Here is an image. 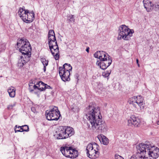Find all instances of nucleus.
<instances>
[{"instance_id":"obj_9","label":"nucleus","mask_w":159,"mask_h":159,"mask_svg":"<svg viewBox=\"0 0 159 159\" xmlns=\"http://www.w3.org/2000/svg\"><path fill=\"white\" fill-rule=\"evenodd\" d=\"M86 114L90 113V114L94 115L96 117L98 116V115H101L99 107L94 105H89L86 108Z\"/></svg>"},{"instance_id":"obj_19","label":"nucleus","mask_w":159,"mask_h":159,"mask_svg":"<svg viewBox=\"0 0 159 159\" xmlns=\"http://www.w3.org/2000/svg\"><path fill=\"white\" fill-rule=\"evenodd\" d=\"M72 67L71 65L68 63H65L63 65V67H59V70H61L66 71H69L70 72L72 70Z\"/></svg>"},{"instance_id":"obj_5","label":"nucleus","mask_w":159,"mask_h":159,"mask_svg":"<svg viewBox=\"0 0 159 159\" xmlns=\"http://www.w3.org/2000/svg\"><path fill=\"white\" fill-rule=\"evenodd\" d=\"M99 145L95 142H92L88 144L86 148L87 156L89 158L94 159L99 157Z\"/></svg>"},{"instance_id":"obj_17","label":"nucleus","mask_w":159,"mask_h":159,"mask_svg":"<svg viewBox=\"0 0 159 159\" xmlns=\"http://www.w3.org/2000/svg\"><path fill=\"white\" fill-rule=\"evenodd\" d=\"M101 143L105 145H107L109 143V139L105 136L102 134L99 135L97 136Z\"/></svg>"},{"instance_id":"obj_43","label":"nucleus","mask_w":159,"mask_h":159,"mask_svg":"<svg viewBox=\"0 0 159 159\" xmlns=\"http://www.w3.org/2000/svg\"><path fill=\"white\" fill-rule=\"evenodd\" d=\"M157 123L158 125H159V120L157 121Z\"/></svg>"},{"instance_id":"obj_38","label":"nucleus","mask_w":159,"mask_h":159,"mask_svg":"<svg viewBox=\"0 0 159 159\" xmlns=\"http://www.w3.org/2000/svg\"><path fill=\"white\" fill-rule=\"evenodd\" d=\"M35 81L34 80H30V82L29 84H35Z\"/></svg>"},{"instance_id":"obj_7","label":"nucleus","mask_w":159,"mask_h":159,"mask_svg":"<svg viewBox=\"0 0 159 159\" xmlns=\"http://www.w3.org/2000/svg\"><path fill=\"white\" fill-rule=\"evenodd\" d=\"M45 115L47 119L49 120H57L61 116L57 107L55 106L51 108L49 111L47 110Z\"/></svg>"},{"instance_id":"obj_11","label":"nucleus","mask_w":159,"mask_h":159,"mask_svg":"<svg viewBox=\"0 0 159 159\" xmlns=\"http://www.w3.org/2000/svg\"><path fill=\"white\" fill-rule=\"evenodd\" d=\"M60 76L62 80L64 81H69L70 80V72L69 71H66L61 70H59Z\"/></svg>"},{"instance_id":"obj_27","label":"nucleus","mask_w":159,"mask_h":159,"mask_svg":"<svg viewBox=\"0 0 159 159\" xmlns=\"http://www.w3.org/2000/svg\"><path fill=\"white\" fill-rule=\"evenodd\" d=\"M102 51H97L94 54V57L96 58H98L100 59L102 56Z\"/></svg>"},{"instance_id":"obj_33","label":"nucleus","mask_w":159,"mask_h":159,"mask_svg":"<svg viewBox=\"0 0 159 159\" xmlns=\"http://www.w3.org/2000/svg\"><path fill=\"white\" fill-rule=\"evenodd\" d=\"M41 84V83H40V81H39L38 84V83L36 84V85H39V86L38 87V89H39V90H40L41 91H42V90H41L42 88L40 89V88H43V85H42V84Z\"/></svg>"},{"instance_id":"obj_29","label":"nucleus","mask_w":159,"mask_h":159,"mask_svg":"<svg viewBox=\"0 0 159 159\" xmlns=\"http://www.w3.org/2000/svg\"><path fill=\"white\" fill-rule=\"evenodd\" d=\"M6 49V44L3 43L0 45V53L4 51Z\"/></svg>"},{"instance_id":"obj_34","label":"nucleus","mask_w":159,"mask_h":159,"mask_svg":"<svg viewBox=\"0 0 159 159\" xmlns=\"http://www.w3.org/2000/svg\"><path fill=\"white\" fill-rule=\"evenodd\" d=\"M69 17L70 18V21L74 22L75 19L74 18V16H73V15H72L71 16H69Z\"/></svg>"},{"instance_id":"obj_30","label":"nucleus","mask_w":159,"mask_h":159,"mask_svg":"<svg viewBox=\"0 0 159 159\" xmlns=\"http://www.w3.org/2000/svg\"><path fill=\"white\" fill-rule=\"evenodd\" d=\"M16 104V102H15L13 104H10L7 107V109L9 110L12 109L15 106Z\"/></svg>"},{"instance_id":"obj_16","label":"nucleus","mask_w":159,"mask_h":159,"mask_svg":"<svg viewBox=\"0 0 159 159\" xmlns=\"http://www.w3.org/2000/svg\"><path fill=\"white\" fill-rule=\"evenodd\" d=\"M29 10H26L24 7H20L18 11V13L19 16L23 21L25 19V16L27 13L28 12Z\"/></svg>"},{"instance_id":"obj_44","label":"nucleus","mask_w":159,"mask_h":159,"mask_svg":"<svg viewBox=\"0 0 159 159\" xmlns=\"http://www.w3.org/2000/svg\"><path fill=\"white\" fill-rule=\"evenodd\" d=\"M137 64H138V66L139 67L140 66L139 64V63Z\"/></svg>"},{"instance_id":"obj_6","label":"nucleus","mask_w":159,"mask_h":159,"mask_svg":"<svg viewBox=\"0 0 159 159\" xmlns=\"http://www.w3.org/2000/svg\"><path fill=\"white\" fill-rule=\"evenodd\" d=\"M60 151L66 157L71 158L76 157L78 155V152L75 149L68 145H63L60 148Z\"/></svg>"},{"instance_id":"obj_2","label":"nucleus","mask_w":159,"mask_h":159,"mask_svg":"<svg viewBox=\"0 0 159 159\" xmlns=\"http://www.w3.org/2000/svg\"><path fill=\"white\" fill-rule=\"evenodd\" d=\"M48 35L49 49L55 59L58 60L59 57V48L53 30H49Z\"/></svg>"},{"instance_id":"obj_23","label":"nucleus","mask_w":159,"mask_h":159,"mask_svg":"<svg viewBox=\"0 0 159 159\" xmlns=\"http://www.w3.org/2000/svg\"><path fill=\"white\" fill-rule=\"evenodd\" d=\"M102 54L101 58H100V61H103L107 58L111 57L105 52L102 51Z\"/></svg>"},{"instance_id":"obj_20","label":"nucleus","mask_w":159,"mask_h":159,"mask_svg":"<svg viewBox=\"0 0 159 159\" xmlns=\"http://www.w3.org/2000/svg\"><path fill=\"white\" fill-rule=\"evenodd\" d=\"M7 92L9 96L11 98H14L16 94V89L12 86L9 87L7 89Z\"/></svg>"},{"instance_id":"obj_39","label":"nucleus","mask_w":159,"mask_h":159,"mask_svg":"<svg viewBox=\"0 0 159 159\" xmlns=\"http://www.w3.org/2000/svg\"><path fill=\"white\" fill-rule=\"evenodd\" d=\"M44 66V67H43V71L44 72H45L46 70V66Z\"/></svg>"},{"instance_id":"obj_12","label":"nucleus","mask_w":159,"mask_h":159,"mask_svg":"<svg viewBox=\"0 0 159 159\" xmlns=\"http://www.w3.org/2000/svg\"><path fill=\"white\" fill-rule=\"evenodd\" d=\"M34 19V13L33 11L27 13L23 21L27 23H30L33 21Z\"/></svg>"},{"instance_id":"obj_31","label":"nucleus","mask_w":159,"mask_h":159,"mask_svg":"<svg viewBox=\"0 0 159 159\" xmlns=\"http://www.w3.org/2000/svg\"><path fill=\"white\" fill-rule=\"evenodd\" d=\"M111 72V71H107V72H105L104 73H103V74L104 76H105V77H107L109 76V75L110 74Z\"/></svg>"},{"instance_id":"obj_32","label":"nucleus","mask_w":159,"mask_h":159,"mask_svg":"<svg viewBox=\"0 0 159 159\" xmlns=\"http://www.w3.org/2000/svg\"><path fill=\"white\" fill-rule=\"evenodd\" d=\"M115 159H124V158L122 156L116 154L115 155Z\"/></svg>"},{"instance_id":"obj_25","label":"nucleus","mask_w":159,"mask_h":159,"mask_svg":"<svg viewBox=\"0 0 159 159\" xmlns=\"http://www.w3.org/2000/svg\"><path fill=\"white\" fill-rule=\"evenodd\" d=\"M38 88V86L34 84L33 85L32 84H29V89L30 92H32L34 90V89H37Z\"/></svg>"},{"instance_id":"obj_18","label":"nucleus","mask_w":159,"mask_h":159,"mask_svg":"<svg viewBox=\"0 0 159 159\" xmlns=\"http://www.w3.org/2000/svg\"><path fill=\"white\" fill-rule=\"evenodd\" d=\"M29 60L27 59L26 58L23 57V56H21L18 59L17 65L20 68L22 67L26 62H28Z\"/></svg>"},{"instance_id":"obj_3","label":"nucleus","mask_w":159,"mask_h":159,"mask_svg":"<svg viewBox=\"0 0 159 159\" xmlns=\"http://www.w3.org/2000/svg\"><path fill=\"white\" fill-rule=\"evenodd\" d=\"M134 33L133 30L130 29L125 25H121L119 28L117 39L129 40Z\"/></svg>"},{"instance_id":"obj_24","label":"nucleus","mask_w":159,"mask_h":159,"mask_svg":"<svg viewBox=\"0 0 159 159\" xmlns=\"http://www.w3.org/2000/svg\"><path fill=\"white\" fill-rule=\"evenodd\" d=\"M40 83H41V84H42V85H43V88H41L42 91H44L46 89H52V88L51 87V86H49L45 84H44L41 81H40ZM40 89H41V88H40Z\"/></svg>"},{"instance_id":"obj_37","label":"nucleus","mask_w":159,"mask_h":159,"mask_svg":"<svg viewBox=\"0 0 159 159\" xmlns=\"http://www.w3.org/2000/svg\"><path fill=\"white\" fill-rule=\"evenodd\" d=\"M31 110L34 113H35L36 112V109L34 107H31Z\"/></svg>"},{"instance_id":"obj_10","label":"nucleus","mask_w":159,"mask_h":159,"mask_svg":"<svg viewBox=\"0 0 159 159\" xmlns=\"http://www.w3.org/2000/svg\"><path fill=\"white\" fill-rule=\"evenodd\" d=\"M128 125L131 126L133 125L135 127H139L140 125V120L139 118L135 116H131L128 121Z\"/></svg>"},{"instance_id":"obj_15","label":"nucleus","mask_w":159,"mask_h":159,"mask_svg":"<svg viewBox=\"0 0 159 159\" xmlns=\"http://www.w3.org/2000/svg\"><path fill=\"white\" fill-rule=\"evenodd\" d=\"M143 5L147 11H150L153 8V4L149 0H143Z\"/></svg>"},{"instance_id":"obj_21","label":"nucleus","mask_w":159,"mask_h":159,"mask_svg":"<svg viewBox=\"0 0 159 159\" xmlns=\"http://www.w3.org/2000/svg\"><path fill=\"white\" fill-rule=\"evenodd\" d=\"M96 64L103 70L106 69L108 67L103 61H98L96 62Z\"/></svg>"},{"instance_id":"obj_40","label":"nucleus","mask_w":159,"mask_h":159,"mask_svg":"<svg viewBox=\"0 0 159 159\" xmlns=\"http://www.w3.org/2000/svg\"><path fill=\"white\" fill-rule=\"evenodd\" d=\"M130 159H136L135 157V156H132Z\"/></svg>"},{"instance_id":"obj_36","label":"nucleus","mask_w":159,"mask_h":159,"mask_svg":"<svg viewBox=\"0 0 159 159\" xmlns=\"http://www.w3.org/2000/svg\"><path fill=\"white\" fill-rule=\"evenodd\" d=\"M16 128V129H20V130H21V126H18L17 127V125H16L14 128V129Z\"/></svg>"},{"instance_id":"obj_1","label":"nucleus","mask_w":159,"mask_h":159,"mask_svg":"<svg viewBox=\"0 0 159 159\" xmlns=\"http://www.w3.org/2000/svg\"><path fill=\"white\" fill-rule=\"evenodd\" d=\"M86 117L89 121L91 124V126L88 124L87 125L89 129L93 130L102 133H105L107 130V126L102 120L101 115H98L96 117L94 115L86 114Z\"/></svg>"},{"instance_id":"obj_4","label":"nucleus","mask_w":159,"mask_h":159,"mask_svg":"<svg viewBox=\"0 0 159 159\" xmlns=\"http://www.w3.org/2000/svg\"><path fill=\"white\" fill-rule=\"evenodd\" d=\"M57 139H65L73 135L75 132L74 129L70 127L66 126H61L56 131Z\"/></svg>"},{"instance_id":"obj_35","label":"nucleus","mask_w":159,"mask_h":159,"mask_svg":"<svg viewBox=\"0 0 159 159\" xmlns=\"http://www.w3.org/2000/svg\"><path fill=\"white\" fill-rule=\"evenodd\" d=\"M155 7L156 10H159V3H157L155 5Z\"/></svg>"},{"instance_id":"obj_26","label":"nucleus","mask_w":159,"mask_h":159,"mask_svg":"<svg viewBox=\"0 0 159 159\" xmlns=\"http://www.w3.org/2000/svg\"><path fill=\"white\" fill-rule=\"evenodd\" d=\"M103 61L105 64H106L108 66L111 64L112 61L111 57L107 58L106 59L104 60Z\"/></svg>"},{"instance_id":"obj_13","label":"nucleus","mask_w":159,"mask_h":159,"mask_svg":"<svg viewBox=\"0 0 159 159\" xmlns=\"http://www.w3.org/2000/svg\"><path fill=\"white\" fill-rule=\"evenodd\" d=\"M30 44L28 40L26 39L23 38L18 40L16 44V48L19 49L20 48L23 47L26 45L27 46Z\"/></svg>"},{"instance_id":"obj_28","label":"nucleus","mask_w":159,"mask_h":159,"mask_svg":"<svg viewBox=\"0 0 159 159\" xmlns=\"http://www.w3.org/2000/svg\"><path fill=\"white\" fill-rule=\"evenodd\" d=\"M41 61L43 66H47L48 65V61L46 60L45 58H42L41 59Z\"/></svg>"},{"instance_id":"obj_8","label":"nucleus","mask_w":159,"mask_h":159,"mask_svg":"<svg viewBox=\"0 0 159 159\" xmlns=\"http://www.w3.org/2000/svg\"><path fill=\"white\" fill-rule=\"evenodd\" d=\"M128 102L130 104H132L136 108L139 107L140 109L144 108L145 106L143 98L141 96H134L129 99Z\"/></svg>"},{"instance_id":"obj_42","label":"nucleus","mask_w":159,"mask_h":159,"mask_svg":"<svg viewBox=\"0 0 159 159\" xmlns=\"http://www.w3.org/2000/svg\"><path fill=\"white\" fill-rule=\"evenodd\" d=\"M89 48H87V49H86V51L87 52H89Z\"/></svg>"},{"instance_id":"obj_41","label":"nucleus","mask_w":159,"mask_h":159,"mask_svg":"<svg viewBox=\"0 0 159 159\" xmlns=\"http://www.w3.org/2000/svg\"><path fill=\"white\" fill-rule=\"evenodd\" d=\"M136 62L137 64L139 63V60L138 59H136Z\"/></svg>"},{"instance_id":"obj_14","label":"nucleus","mask_w":159,"mask_h":159,"mask_svg":"<svg viewBox=\"0 0 159 159\" xmlns=\"http://www.w3.org/2000/svg\"><path fill=\"white\" fill-rule=\"evenodd\" d=\"M18 50L22 54L26 55L29 54V53L30 52L31 48L30 44L27 46L26 45L23 47L20 48Z\"/></svg>"},{"instance_id":"obj_22","label":"nucleus","mask_w":159,"mask_h":159,"mask_svg":"<svg viewBox=\"0 0 159 159\" xmlns=\"http://www.w3.org/2000/svg\"><path fill=\"white\" fill-rule=\"evenodd\" d=\"M21 130H20V129H16V128L15 129V132L16 133L17 132H22L23 131L28 132L29 131V127L27 125H25L21 126Z\"/></svg>"}]
</instances>
